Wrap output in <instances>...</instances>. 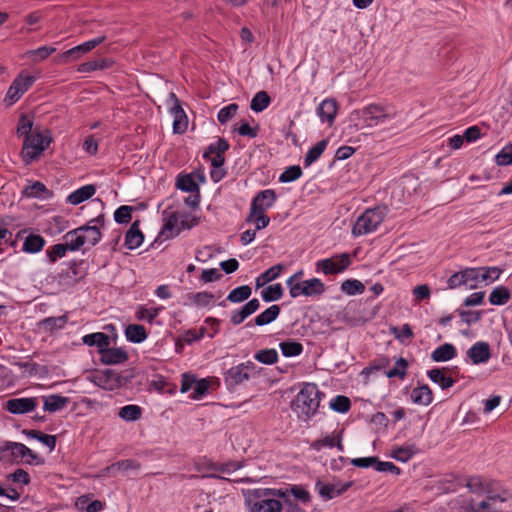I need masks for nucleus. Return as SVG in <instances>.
<instances>
[{"instance_id": "obj_43", "label": "nucleus", "mask_w": 512, "mask_h": 512, "mask_svg": "<svg viewBox=\"0 0 512 512\" xmlns=\"http://www.w3.org/2000/svg\"><path fill=\"white\" fill-rule=\"evenodd\" d=\"M279 348L285 357H295L303 352V345L295 340L283 341L279 344Z\"/></svg>"}, {"instance_id": "obj_64", "label": "nucleus", "mask_w": 512, "mask_h": 512, "mask_svg": "<svg viewBox=\"0 0 512 512\" xmlns=\"http://www.w3.org/2000/svg\"><path fill=\"white\" fill-rule=\"evenodd\" d=\"M209 390V381L207 379L196 380L194 384V391L192 393V398L195 400L201 399L208 393Z\"/></svg>"}, {"instance_id": "obj_14", "label": "nucleus", "mask_w": 512, "mask_h": 512, "mask_svg": "<svg viewBox=\"0 0 512 512\" xmlns=\"http://www.w3.org/2000/svg\"><path fill=\"white\" fill-rule=\"evenodd\" d=\"M326 291L325 284L319 278H311L300 282V286L294 291L299 296L319 297Z\"/></svg>"}, {"instance_id": "obj_41", "label": "nucleus", "mask_w": 512, "mask_h": 512, "mask_svg": "<svg viewBox=\"0 0 512 512\" xmlns=\"http://www.w3.org/2000/svg\"><path fill=\"white\" fill-rule=\"evenodd\" d=\"M176 187L184 192L199 193V186L191 174L179 175L177 177Z\"/></svg>"}, {"instance_id": "obj_16", "label": "nucleus", "mask_w": 512, "mask_h": 512, "mask_svg": "<svg viewBox=\"0 0 512 512\" xmlns=\"http://www.w3.org/2000/svg\"><path fill=\"white\" fill-rule=\"evenodd\" d=\"M467 356L475 365L486 363L491 358L490 346L487 342L479 341L467 350Z\"/></svg>"}, {"instance_id": "obj_5", "label": "nucleus", "mask_w": 512, "mask_h": 512, "mask_svg": "<svg viewBox=\"0 0 512 512\" xmlns=\"http://www.w3.org/2000/svg\"><path fill=\"white\" fill-rule=\"evenodd\" d=\"M386 215V207L367 209L358 217L352 228L354 236H362L371 233L383 222Z\"/></svg>"}, {"instance_id": "obj_44", "label": "nucleus", "mask_w": 512, "mask_h": 512, "mask_svg": "<svg viewBox=\"0 0 512 512\" xmlns=\"http://www.w3.org/2000/svg\"><path fill=\"white\" fill-rule=\"evenodd\" d=\"M142 414V409L138 405H126L120 408L118 416L127 422L137 421Z\"/></svg>"}, {"instance_id": "obj_52", "label": "nucleus", "mask_w": 512, "mask_h": 512, "mask_svg": "<svg viewBox=\"0 0 512 512\" xmlns=\"http://www.w3.org/2000/svg\"><path fill=\"white\" fill-rule=\"evenodd\" d=\"M133 207L128 205H122L118 207L114 212V221L118 224H127L132 219Z\"/></svg>"}, {"instance_id": "obj_11", "label": "nucleus", "mask_w": 512, "mask_h": 512, "mask_svg": "<svg viewBox=\"0 0 512 512\" xmlns=\"http://www.w3.org/2000/svg\"><path fill=\"white\" fill-rule=\"evenodd\" d=\"M35 77L32 75L23 76L19 74L10 85L5 101H9L10 104L18 101L22 95L33 85Z\"/></svg>"}, {"instance_id": "obj_60", "label": "nucleus", "mask_w": 512, "mask_h": 512, "mask_svg": "<svg viewBox=\"0 0 512 512\" xmlns=\"http://www.w3.org/2000/svg\"><path fill=\"white\" fill-rule=\"evenodd\" d=\"M68 251L65 243H59L51 246L47 251V257L51 263H54L57 261V259L62 258L66 255V252Z\"/></svg>"}, {"instance_id": "obj_47", "label": "nucleus", "mask_w": 512, "mask_h": 512, "mask_svg": "<svg viewBox=\"0 0 512 512\" xmlns=\"http://www.w3.org/2000/svg\"><path fill=\"white\" fill-rule=\"evenodd\" d=\"M33 128V120L25 114H21L18 120L17 125V135L19 137H27L34 133Z\"/></svg>"}, {"instance_id": "obj_24", "label": "nucleus", "mask_w": 512, "mask_h": 512, "mask_svg": "<svg viewBox=\"0 0 512 512\" xmlns=\"http://www.w3.org/2000/svg\"><path fill=\"white\" fill-rule=\"evenodd\" d=\"M43 410L55 413L63 410L69 403V398L62 396L60 394H52L48 396H43Z\"/></svg>"}, {"instance_id": "obj_58", "label": "nucleus", "mask_w": 512, "mask_h": 512, "mask_svg": "<svg viewBox=\"0 0 512 512\" xmlns=\"http://www.w3.org/2000/svg\"><path fill=\"white\" fill-rule=\"evenodd\" d=\"M495 161L499 166H508L512 164V142L504 146L496 155Z\"/></svg>"}, {"instance_id": "obj_49", "label": "nucleus", "mask_w": 512, "mask_h": 512, "mask_svg": "<svg viewBox=\"0 0 512 512\" xmlns=\"http://www.w3.org/2000/svg\"><path fill=\"white\" fill-rule=\"evenodd\" d=\"M341 289L348 295H357L365 291V286L357 279H347L341 284Z\"/></svg>"}, {"instance_id": "obj_37", "label": "nucleus", "mask_w": 512, "mask_h": 512, "mask_svg": "<svg viewBox=\"0 0 512 512\" xmlns=\"http://www.w3.org/2000/svg\"><path fill=\"white\" fill-rule=\"evenodd\" d=\"M328 145V140L323 139L311 147L305 155L304 165L305 167L310 166L322 155Z\"/></svg>"}, {"instance_id": "obj_27", "label": "nucleus", "mask_w": 512, "mask_h": 512, "mask_svg": "<svg viewBox=\"0 0 512 512\" xmlns=\"http://www.w3.org/2000/svg\"><path fill=\"white\" fill-rule=\"evenodd\" d=\"M96 192V186L93 184L84 185L67 197V202L72 205H79L82 202L90 199Z\"/></svg>"}, {"instance_id": "obj_53", "label": "nucleus", "mask_w": 512, "mask_h": 512, "mask_svg": "<svg viewBox=\"0 0 512 512\" xmlns=\"http://www.w3.org/2000/svg\"><path fill=\"white\" fill-rule=\"evenodd\" d=\"M64 238L66 240L65 245L68 251L79 250L86 243L82 233H76L72 235L67 232Z\"/></svg>"}, {"instance_id": "obj_35", "label": "nucleus", "mask_w": 512, "mask_h": 512, "mask_svg": "<svg viewBox=\"0 0 512 512\" xmlns=\"http://www.w3.org/2000/svg\"><path fill=\"white\" fill-rule=\"evenodd\" d=\"M67 316L61 315L58 317H47L40 321L39 325L42 329L47 332H54L56 330L64 328L67 323Z\"/></svg>"}, {"instance_id": "obj_61", "label": "nucleus", "mask_w": 512, "mask_h": 512, "mask_svg": "<svg viewBox=\"0 0 512 512\" xmlns=\"http://www.w3.org/2000/svg\"><path fill=\"white\" fill-rule=\"evenodd\" d=\"M100 379H103L106 383L114 381L117 386H122L127 382L128 377H123L112 369H106L102 371V376Z\"/></svg>"}, {"instance_id": "obj_19", "label": "nucleus", "mask_w": 512, "mask_h": 512, "mask_svg": "<svg viewBox=\"0 0 512 512\" xmlns=\"http://www.w3.org/2000/svg\"><path fill=\"white\" fill-rule=\"evenodd\" d=\"M180 217V212H173L168 217L164 218V224L158 237L163 236L165 239H169L178 236L180 234Z\"/></svg>"}, {"instance_id": "obj_31", "label": "nucleus", "mask_w": 512, "mask_h": 512, "mask_svg": "<svg viewBox=\"0 0 512 512\" xmlns=\"http://www.w3.org/2000/svg\"><path fill=\"white\" fill-rule=\"evenodd\" d=\"M511 299L510 290L503 285L495 287L489 295V303L495 306H502Z\"/></svg>"}, {"instance_id": "obj_9", "label": "nucleus", "mask_w": 512, "mask_h": 512, "mask_svg": "<svg viewBox=\"0 0 512 512\" xmlns=\"http://www.w3.org/2000/svg\"><path fill=\"white\" fill-rule=\"evenodd\" d=\"M350 264V255L342 253L331 258L319 260L316 263V271H322L325 275H334L345 271Z\"/></svg>"}, {"instance_id": "obj_8", "label": "nucleus", "mask_w": 512, "mask_h": 512, "mask_svg": "<svg viewBox=\"0 0 512 512\" xmlns=\"http://www.w3.org/2000/svg\"><path fill=\"white\" fill-rule=\"evenodd\" d=\"M166 104L170 114L173 116V132L176 134L184 133L188 127V118L174 92L169 93Z\"/></svg>"}, {"instance_id": "obj_2", "label": "nucleus", "mask_w": 512, "mask_h": 512, "mask_svg": "<svg viewBox=\"0 0 512 512\" xmlns=\"http://www.w3.org/2000/svg\"><path fill=\"white\" fill-rule=\"evenodd\" d=\"M324 396L316 384L306 383L292 400L291 409L300 420L308 421L317 413Z\"/></svg>"}, {"instance_id": "obj_22", "label": "nucleus", "mask_w": 512, "mask_h": 512, "mask_svg": "<svg viewBox=\"0 0 512 512\" xmlns=\"http://www.w3.org/2000/svg\"><path fill=\"white\" fill-rule=\"evenodd\" d=\"M140 221L136 220L130 226L125 234L124 245L127 249L133 250L138 248L144 241V235L139 229Z\"/></svg>"}, {"instance_id": "obj_48", "label": "nucleus", "mask_w": 512, "mask_h": 512, "mask_svg": "<svg viewBox=\"0 0 512 512\" xmlns=\"http://www.w3.org/2000/svg\"><path fill=\"white\" fill-rule=\"evenodd\" d=\"M254 359L266 365H272L278 361V353L275 349H263L254 354Z\"/></svg>"}, {"instance_id": "obj_26", "label": "nucleus", "mask_w": 512, "mask_h": 512, "mask_svg": "<svg viewBox=\"0 0 512 512\" xmlns=\"http://www.w3.org/2000/svg\"><path fill=\"white\" fill-rule=\"evenodd\" d=\"M22 195L28 198H38V199H49L53 196L52 191L47 189V187L39 181H36L30 185H27L23 191Z\"/></svg>"}, {"instance_id": "obj_38", "label": "nucleus", "mask_w": 512, "mask_h": 512, "mask_svg": "<svg viewBox=\"0 0 512 512\" xmlns=\"http://www.w3.org/2000/svg\"><path fill=\"white\" fill-rule=\"evenodd\" d=\"M271 103V98L266 91L257 92L251 100L250 108L256 113L264 111Z\"/></svg>"}, {"instance_id": "obj_6", "label": "nucleus", "mask_w": 512, "mask_h": 512, "mask_svg": "<svg viewBox=\"0 0 512 512\" xmlns=\"http://www.w3.org/2000/svg\"><path fill=\"white\" fill-rule=\"evenodd\" d=\"M255 368L256 366L252 361H246L228 369L224 373V382L228 389H233L249 380Z\"/></svg>"}, {"instance_id": "obj_56", "label": "nucleus", "mask_w": 512, "mask_h": 512, "mask_svg": "<svg viewBox=\"0 0 512 512\" xmlns=\"http://www.w3.org/2000/svg\"><path fill=\"white\" fill-rule=\"evenodd\" d=\"M408 362L404 358H399L396 361L395 367L386 372L388 378L399 377L403 379L407 373Z\"/></svg>"}, {"instance_id": "obj_23", "label": "nucleus", "mask_w": 512, "mask_h": 512, "mask_svg": "<svg viewBox=\"0 0 512 512\" xmlns=\"http://www.w3.org/2000/svg\"><path fill=\"white\" fill-rule=\"evenodd\" d=\"M76 233H82L85 242L89 243L92 246L98 244L102 237L100 228L97 225H90L88 223L86 225H82L76 229L69 231V234L72 235Z\"/></svg>"}, {"instance_id": "obj_40", "label": "nucleus", "mask_w": 512, "mask_h": 512, "mask_svg": "<svg viewBox=\"0 0 512 512\" xmlns=\"http://www.w3.org/2000/svg\"><path fill=\"white\" fill-rule=\"evenodd\" d=\"M418 448L416 445L401 446L394 449L391 453V457L400 462L409 461L416 453Z\"/></svg>"}, {"instance_id": "obj_59", "label": "nucleus", "mask_w": 512, "mask_h": 512, "mask_svg": "<svg viewBox=\"0 0 512 512\" xmlns=\"http://www.w3.org/2000/svg\"><path fill=\"white\" fill-rule=\"evenodd\" d=\"M189 298L197 306L208 307L212 304L214 295L210 292L203 291L191 294Z\"/></svg>"}, {"instance_id": "obj_46", "label": "nucleus", "mask_w": 512, "mask_h": 512, "mask_svg": "<svg viewBox=\"0 0 512 512\" xmlns=\"http://www.w3.org/2000/svg\"><path fill=\"white\" fill-rule=\"evenodd\" d=\"M289 493V497L293 496L295 499L306 504L311 501L310 493L301 485H290L288 488H281Z\"/></svg>"}, {"instance_id": "obj_33", "label": "nucleus", "mask_w": 512, "mask_h": 512, "mask_svg": "<svg viewBox=\"0 0 512 512\" xmlns=\"http://www.w3.org/2000/svg\"><path fill=\"white\" fill-rule=\"evenodd\" d=\"M22 433L29 438L38 440L39 442L47 446L50 451H53L56 447L57 437L55 435L44 434L39 430L28 429H24Z\"/></svg>"}, {"instance_id": "obj_63", "label": "nucleus", "mask_w": 512, "mask_h": 512, "mask_svg": "<svg viewBox=\"0 0 512 512\" xmlns=\"http://www.w3.org/2000/svg\"><path fill=\"white\" fill-rule=\"evenodd\" d=\"M456 312L461 317V320L468 325L478 322L482 316L481 311H470V310L457 309Z\"/></svg>"}, {"instance_id": "obj_55", "label": "nucleus", "mask_w": 512, "mask_h": 512, "mask_svg": "<svg viewBox=\"0 0 512 512\" xmlns=\"http://www.w3.org/2000/svg\"><path fill=\"white\" fill-rule=\"evenodd\" d=\"M302 175V169L298 165L290 166L284 170V172L279 176V181L282 183H290Z\"/></svg>"}, {"instance_id": "obj_28", "label": "nucleus", "mask_w": 512, "mask_h": 512, "mask_svg": "<svg viewBox=\"0 0 512 512\" xmlns=\"http://www.w3.org/2000/svg\"><path fill=\"white\" fill-rule=\"evenodd\" d=\"M114 61L110 58H100L96 60L81 63L77 71L80 73H90L96 70H105L113 66Z\"/></svg>"}, {"instance_id": "obj_30", "label": "nucleus", "mask_w": 512, "mask_h": 512, "mask_svg": "<svg viewBox=\"0 0 512 512\" xmlns=\"http://www.w3.org/2000/svg\"><path fill=\"white\" fill-rule=\"evenodd\" d=\"M411 399L416 404L427 406L433 401V393L429 386L424 384L412 390Z\"/></svg>"}, {"instance_id": "obj_20", "label": "nucleus", "mask_w": 512, "mask_h": 512, "mask_svg": "<svg viewBox=\"0 0 512 512\" xmlns=\"http://www.w3.org/2000/svg\"><path fill=\"white\" fill-rule=\"evenodd\" d=\"M338 105L335 99H325L317 107V114L322 122L332 125L337 115Z\"/></svg>"}, {"instance_id": "obj_7", "label": "nucleus", "mask_w": 512, "mask_h": 512, "mask_svg": "<svg viewBox=\"0 0 512 512\" xmlns=\"http://www.w3.org/2000/svg\"><path fill=\"white\" fill-rule=\"evenodd\" d=\"M6 451H10L12 457L15 459L21 458L22 460L25 457H28V459L25 460L26 464L43 465L45 462L42 457L38 456L35 452H33L30 448L22 443L5 441L2 445H0V453Z\"/></svg>"}, {"instance_id": "obj_12", "label": "nucleus", "mask_w": 512, "mask_h": 512, "mask_svg": "<svg viewBox=\"0 0 512 512\" xmlns=\"http://www.w3.org/2000/svg\"><path fill=\"white\" fill-rule=\"evenodd\" d=\"M105 40H106L105 35L98 36L97 38L86 41L80 45H77L71 49H68L67 51L63 52L60 56H58V59L60 62H65V63L69 62L70 60H77L82 55L90 52L96 46L103 43Z\"/></svg>"}, {"instance_id": "obj_15", "label": "nucleus", "mask_w": 512, "mask_h": 512, "mask_svg": "<svg viewBox=\"0 0 512 512\" xmlns=\"http://www.w3.org/2000/svg\"><path fill=\"white\" fill-rule=\"evenodd\" d=\"M129 359L128 352L123 348L108 346L100 353V362L104 365L123 364Z\"/></svg>"}, {"instance_id": "obj_21", "label": "nucleus", "mask_w": 512, "mask_h": 512, "mask_svg": "<svg viewBox=\"0 0 512 512\" xmlns=\"http://www.w3.org/2000/svg\"><path fill=\"white\" fill-rule=\"evenodd\" d=\"M281 312V308L279 305H271L266 310H264L262 313L257 315L253 321H249L246 323V327H252L254 325L256 326H265L273 321H275L279 314Z\"/></svg>"}, {"instance_id": "obj_1", "label": "nucleus", "mask_w": 512, "mask_h": 512, "mask_svg": "<svg viewBox=\"0 0 512 512\" xmlns=\"http://www.w3.org/2000/svg\"><path fill=\"white\" fill-rule=\"evenodd\" d=\"M282 489L256 488L244 491L245 503L250 512H281L283 504L280 497H284Z\"/></svg>"}, {"instance_id": "obj_10", "label": "nucleus", "mask_w": 512, "mask_h": 512, "mask_svg": "<svg viewBox=\"0 0 512 512\" xmlns=\"http://www.w3.org/2000/svg\"><path fill=\"white\" fill-rule=\"evenodd\" d=\"M277 199L276 192L273 189H266L258 192L252 199L249 215L245 221L251 220L257 213L265 212L271 208Z\"/></svg>"}, {"instance_id": "obj_34", "label": "nucleus", "mask_w": 512, "mask_h": 512, "mask_svg": "<svg viewBox=\"0 0 512 512\" xmlns=\"http://www.w3.org/2000/svg\"><path fill=\"white\" fill-rule=\"evenodd\" d=\"M125 336L132 343H141L147 339V332L143 325L130 324L125 329Z\"/></svg>"}, {"instance_id": "obj_51", "label": "nucleus", "mask_w": 512, "mask_h": 512, "mask_svg": "<svg viewBox=\"0 0 512 512\" xmlns=\"http://www.w3.org/2000/svg\"><path fill=\"white\" fill-rule=\"evenodd\" d=\"M330 408L338 413H346L351 408V401L347 396L337 395L331 400Z\"/></svg>"}, {"instance_id": "obj_36", "label": "nucleus", "mask_w": 512, "mask_h": 512, "mask_svg": "<svg viewBox=\"0 0 512 512\" xmlns=\"http://www.w3.org/2000/svg\"><path fill=\"white\" fill-rule=\"evenodd\" d=\"M465 287L474 289L480 282H483L482 272L479 267L477 268H466L462 270Z\"/></svg>"}, {"instance_id": "obj_4", "label": "nucleus", "mask_w": 512, "mask_h": 512, "mask_svg": "<svg viewBox=\"0 0 512 512\" xmlns=\"http://www.w3.org/2000/svg\"><path fill=\"white\" fill-rule=\"evenodd\" d=\"M52 137L48 130L43 134L40 130H34V133L24 138L21 151L22 160L26 165L31 164L38 159L40 155L49 147Z\"/></svg>"}, {"instance_id": "obj_17", "label": "nucleus", "mask_w": 512, "mask_h": 512, "mask_svg": "<svg viewBox=\"0 0 512 512\" xmlns=\"http://www.w3.org/2000/svg\"><path fill=\"white\" fill-rule=\"evenodd\" d=\"M457 367L453 368H433L427 372V376L429 379L440 385L442 389H448L452 387L455 383V380L451 376L445 375V371H449L451 374L457 372Z\"/></svg>"}, {"instance_id": "obj_54", "label": "nucleus", "mask_w": 512, "mask_h": 512, "mask_svg": "<svg viewBox=\"0 0 512 512\" xmlns=\"http://www.w3.org/2000/svg\"><path fill=\"white\" fill-rule=\"evenodd\" d=\"M162 308H146L144 306H139L138 311L136 312V318L138 320H145L150 324L153 323L154 319L159 315Z\"/></svg>"}, {"instance_id": "obj_45", "label": "nucleus", "mask_w": 512, "mask_h": 512, "mask_svg": "<svg viewBox=\"0 0 512 512\" xmlns=\"http://www.w3.org/2000/svg\"><path fill=\"white\" fill-rule=\"evenodd\" d=\"M252 289L248 285H243L234 288L230 293L228 294L226 300L230 301L232 303H240L243 302L251 296Z\"/></svg>"}, {"instance_id": "obj_50", "label": "nucleus", "mask_w": 512, "mask_h": 512, "mask_svg": "<svg viewBox=\"0 0 512 512\" xmlns=\"http://www.w3.org/2000/svg\"><path fill=\"white\" fill-rule=\"evenodd\" d=\"M56 51V48L51 46H41L37 49L30 50L27 52V56L33 62H39L47 59L52 53Z\"/></svg>"}, {"instance_id": "obj_29", "label": "nucleus", "mask_w": 512, "mask_h": 512, "mask_svg": "<svg viewBox=\"0 0 512 512\" xmlns=\"http://www.w3.org/2000/svg\"><path fill=\"white\" fill-rule=\"evenodd\" d=\"M45 239L39 234H29L23 243L22 250L25 253L35 254L40 252L45 246Z\"/></svg>"}, {"instance_id": "obj_13", "label": "nucleus", "mask_w": 512, "mask_h": 512, "mask_svg": "<svg viewBox=\"0 0 512 512\" xmlns=\"http://www.w3.org/2000/svg\"><path fill=\"white\" fill-rule=\"evenodd\" d=\"M39 405L37 397L12 398L4 403V409L14 415H22L34 411Z\"/></svg>"}, {"instance_id": "obj_18", "label": "nucleus", "mask_w": 512, "mask_h": 512, "mask_svg": "<svg viewBox=\"0 0 512 512\" xmlns=\"http://www.w3.org/2000/svg\"><path fill=\"white\" fill-rule=\"evenodd\" d=\"M353 483V481L344 482V484H341V489L336 490L331 483H323L321 480H318L315 488L324 500H330L345 493Z\"/></svg>"}, {"instance_id": "obj_39", "label": "nucleus", "mask_w": 512, "mask_h": 512, "mask_svg": "<svg viewBox=\"0 0 512 512\" xmlns=\"http://www.w3.org/2000/svg\"><path fill=\"white\" fill-rule=\"evenodd\" d=\"M230 144L225 138L219 137L216 142L211 143L205 152L203 153L204 159H209L212 154L214 155H224V153L229 150Z\"/></svg>"}, {"instance_id": "obj_32", "label": "nucleus", "mask_w": 512, "mask_h": 512, "mask_svg": "<svg viewBox=\"0 0 512 512\" xmlns=\"http://www.w3.org/2000/svg\"><path fill=\"white\" fill-rule=\"evenodd\" d=\"M457 355L456 348L450 343H445L437 347L431 354L435 362H445L453 359Z\"/></svg>"}, {"instance_id": "obj_3", "label": "nucleus", "mask_w": 512, "mask_h": 512, "mask_svg": "<svg viewBox=\"0 0 512 512\" xmlns=\"http://www.w3.org/2000/svg\"><path fill=\"white\" fill-rule=\"evenodd\" d=\"M396 112L391 106L381 104H369L360 110H354L350 114V121L363 120L366 127H374L393 119Z\"/></svg>"}, {"instance_id": "obj_57", "label": "nucleus", "mask_w": 512, "mask_h": 512, "mask_svg": "<svg viewBox=\"0 0 512 512\" xmlns=\"http://www.w3.org/2000/svg\"><path fill=\"white\" fill-rule=\"evenodd\" d=\"M239 106L236 103H231L223 108H221L218 112L217 119L221 124L227 123L230 119H232L237 111Z\"/></svg>"}, {"instance_id": "obj_42", "label": "nucleus", "mask_w": 512, "mask_h": 512, "mask_svg": "<svg viewBox=\"0 0 512 512\" xmlns=\"http://www.w3.org/2000/svg\"><path fill=\"white\" fill-rule=\"evenodd\" d=\"M284 293L280 283L269 285L261 291V298L265 302H273L282 298Z\"/></svg>"}, {"instance_id": "obj_62", "label": "nucleus", "mask_w": 512, "mask_h": 512, "mask_svg": "<svg viewBox=\"0 0 512 512\" xmlns=\"http://www.w3.org/2000/svg\"><path fill=\"white\" fill-rule=\"evenodd\" d=\"M283 269V264H276L260 274V279L264 280V282H272L280 276Z\"/></svg>"}, {"instance_id": "obj_25", "label": "nucleus", "mask_w": 512, "mask_h": 512, "mask_svg": "<svg viewBox=\"0 0 512 512\" xmlns=\"http://www.w3.org/2000/svg\"><path fill=\"white\" fill-rule=\"evenodd\" d=\"M82 342L83 344L89 347L96 346L98 349V353L100 354L101 350H104L105 348L110 346L111 339L107 334L103 332H95L84 335L82 337Z\"/></svg>"}]
</instances>
